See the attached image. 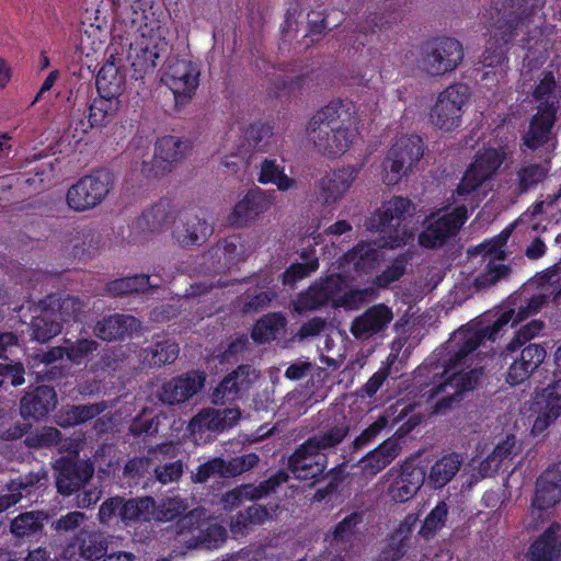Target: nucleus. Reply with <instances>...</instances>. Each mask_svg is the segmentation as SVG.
Masks as SVG:
<instances>
[{
    "label": "nucleus",
    "mask_w": 561,
    "mask_h": 561,
    "mask_svg": "<svg viewBox=\"0 0 561 561\" xmlns=\"http://www.w3.org/2000/svg\"><path fill=\"white\" fill-rule=\"evenodd\" d=\"M114 185V175L107 170H98L81 178L67 193V203L76 211H84L100 205Z\"/></svg>",
    "instance_id": "9b49d317"
},
{
    "label": "nucleus",
    "mask_w": 561,
    "mask_h": 561,
    "mask_svg": "<svg viewBox=\"0 0 561 561\" xmlns=\"http://www.w3.org/2000/svg\"><path fill=\"white\" fill-rule=\"evenodd\" d=\"M157 284H151L149 276L145 274L115 279L106 285V291L113 296L131 295L142 293L148 288H156Z\"/></svg>",
    "instance_id": "13d9d810"
},
{
    "label": "nucleus",
    "mask_w": 561,
    "mask_h": 561,
    "mask_svg": "<svg viewBox=\"0 0 561 561\" xmlns=\"http://www.w3.org/2000/svg\"><path fill=\"white\" fill-rule=\"evenodd\" d=\"M108 545L110 536L99 530L81 529L76 535L79 556L88 561H96L105 557Z\"/></svg>",
    "instance_id": "79ce46f5"
},
{
    "label": "nucleus",
    "mask_w": 561,
    "mask_h": 561,
    "mask_svg": "<svg viewBox=\"0 0 561 561\" xmlns=\"http://www.w3.org/2000/svg\"><path fill=\"white\" fill-rule=\"evenodd\" d=\"M519 453V446H517L516 437L514 435H507L504 440L499 443L480 465V471L486 476L494 474L499 471L502 461L505 459H512Z\"/></svg>",
    "instance_id": "3c124183"
},
{
    "label": "nucleus",
    "mask_w": 561,
    "mask_h": 561,
    "mask_svg": "<svg viewBox=\"0 0 561 561\" xmlns=\"http://www.w3.org/2000/svg\"><path fill=\"white\" fill-rule=\"evenodd\" d=\"M344 289V282L340 275H330L316 280L309 288L300 293L293 301L297 313L317 310L329 302L335 306L336 298Z\"/></svg>",
    "instance_id": "4468645a"
},
{
    "label": "nucleus",
    "mask_w": 561,
    "mask_h": 561,
    "mask_svg": "<svg viewBox=\"0 0 561 561\" xmlns=\"http://www.w3.org/2000/svg\"><path fill=\"white\" fill-rule=\"evenodd\" d=\"M187 510V504L180 497H170L162 501L158 506L154 504L152 519L157 522H170L180 518Z\"/></svg>",
    "instance_id": "e2e57ef3"
},
{
    "label": "nucleus",
    "mask_w": 561,
    "mask_h": 561,
    "mask_svg": "<svg viewBox=\"0 0 561 561\" xmlns=\"http://www.w3.org/2000/svg\"><path fill=\"white\" fill-rule=\"evenodd\" d=\"M360 165H346L323 175L317 183L318 199L327 206L340 203L357 179Z\"/></svg>",
    "instance_id": "f3484780"
},
{
    "label": "nucleus",
    "mask_w": 561,
    "mask_h": 561,
    "mask_svg": "<svg viewBox=\"0 0 561 561\" xmlns=\"http://www.w3.org/2000/svg\"><path fill=\"white\" fill-rule=\"evenodd\" d=\"M286 325V318L280 313H270L260 319L252 330V339L256 343L274 340Z\"/></svg>",
    "instance_id": "052dcab7"
},
{
    "label": "nucleus",
    "mask_w": 561,
    "mask_h": 561,
    "mask_svg": "<svg viewBox=\"0 0 561 561\" xmlns=\"http://www.w3.org/2000/svg\"><path fill=\"white\" fill-rule=\"evenodd\" d=\"M400 450L398 439L385 440L360 460L363 471L365 474L376 476L399 456Z\"/></svg>",
    "instance_id": "37998d69"
},
{
    "label": "nucleus",
    "mask_w": 561,
    "mask_h": 561,
    "mask_svg": "<svg viewBox=\"0 0 561 561\" xmlns=\"http://www.w3.org/2000/svg\"><path fill=\"white\" fill-rule=\"evenodd\" d=\"M551 169V159L545 158L540 162L524 160L516 170L515 191L525 194L543 183Z\"/></svg>",
    "instance_id": "58836bf2"
},
{
    "label": "nucleus",
    "mask_w": 561,
    "mask_h": 561,
    "mask_svg": "<svg viewBox=\"0 0 561 561\" xmlns=\"http://www.w3.org/2000/svg\"><path fill=\"white\" fill-rule=\"evenodd\" d=\"M414 204L404 197L394 196L382 209L373 216L367 226L370 230L380 232V238L375 241L378 248L394 249L404 244L405 230L400 228V221L413 216Z\"/></svg>",
    "instance_id": "39448f33"
},
{
    "label": "nucleus",
    "mask_w": 561,
    "mask_h": 561,
    "mask_svg": "<svg viewBox=\"0 0 561 561\" xmlns=\"http://www.w3.org/2000/svg\"><path fill=\"white\" fill-rule=\"evenodd\" d=\"M353 105L348 101H334L319 110L309 121L308 140L324 156L343 154L353 141Z\"/></svg>",
    "instance_id": "20e7f679"
},
{
    "label": "nucleus",
    "mask_w": 561,
    "mask_h": 561,
    "mask_svg": "<svg viewBox=\"0 0 561 561\" xmlns=\"http://www.w3.org/2000/svg\"><path fill=\"white\" fill-rule=\"evenodd\" d=\"M392 320V310L385 304H377L354 318L350 331L356 340L368 341L382 334Z\"/></svg>",
    "instance_id": "b1692460"
},
{
    "label": "nucleus",
    "mask_w": 561,
    "mask_h": 561,
    "mask_svg": "<svg viewBox=\"0 0 561 561\" xmlns=\"http://www.w3.org/2000/svg\"><path fill=\"white\" fill-rule=\"evenodd\" d=\"M561 554V526L553 523L527 551L528 561H559Z\"/></svg>",
    "instance_id": "e433bc0d"
},
{
    "label": "nucleus",
    "mask_w": 561,
    "mask_h": 561,
    "mask_svg": "<svg viewBox=\"0 0 561 561\" xmlns=\"http://www.w3.org/2000/svg\"><path fill=\"white\" fill-rule=\"evenodd\" d=\"M38 306L44 310L53 311L60 323L81 321L88 310V301L70 295H48L38 301Z\"/></svg>",
    "instance_id": "72a5a7b5"
},
{
    "label": "nucleus",
    "mask_w": 561,
    "mask_h": 561,
    "mask_svg": "<svg viewBox=\"0 0 561 561\" xmlns=\"http://www.w3.org/2000/svg\"><path fill=\"white\" fill-rule=\"evenodd\" d=\"M556 113L557 107L553 103L538 107V113L530 121L529 129L523 136L525 147L534 151L549 141Z\"/></svg>",
    "instance_id": "2f4dec72"
},
{
    "label": "nucleus",
    "mask_w": 561,
    "mask_h": 561,
    "mask_svg": "<svg viewBox=\"0 0 561 561\" xmlns=\"http://www.w3.org/2000/svg\"><path fill=\"white\" fill-rule=\"evenodd\" d=\"M410 260L411 254L409 252L397 256L392 263L380 275L377 276V285L380 287H387L391 283L401 278L405 273Z\"/></svg>",
    "instance_id": "338daca9"
},
{
    "label": "nucleus",
    "mask_w": 561,
    "mask_h": 561,
    "mask_svg": "<svg viewBox=\"0 0 561 561\" xmlns=\"http://www.w3.org/2000/svg\"><path fill=\"white\" fill-rule=\"evenodd\" d=\"M139 330L140 321L134 316L124 313L105 316L93 327L95 336L106 342L124 340Z\"/></svg>",
    "instance_id": "c756f323"
},
{
    "label": "nucleus",
    "mask_w": 561,
    "mask_h": 561,
    "mask_svg": "<svg viewBox=\"0 0 561 561\" xmlns=\"http://www.w3.org/2000/svg\"><path fill=\"white\" fill-rule=\"evenodd\" d=\"M276 294L272 290H260L244 293L239 300L240 310L243 313L256 312L267 307L275 298Z\"/></svg>",
    "instance_id": "0e129e2a"
},
{
    "label": "nucleus",
    "mask_w": 561,
    "mask_h": 561,
    "mask_svg": "<svg viewBox=\"0 0 561 561\" xmlns=\"http://www.w3.org/2000/svg\"><path fill=\"white\" fill-rule=\"evenodd\" d=\"M47 480L48 474L45 469L31 471L11 480L7 484L8 493L0 495V512H4L18 504L24 495H30L35 486L42 485Z\"/></svg>",
    "instance_id": "f704fd0d"
},
{
    "label": "nucleus",
    "mask_w": 561,
    "mask_h": 561,
    "mask_svg": "<svg viewBox=\"0 0 561 561\" xmlns=\"http://www.w3.org/2000/svg\"><path fill=\"white\" fill-rule=\"evenodd\" d=\"M257 181L262 184H275L279 191H288L296 186L295 180L284 173V168L271 159L261 162Z\"/></svg>",
    "instance_id": "6e6d98bb"
},
{
    "label": "nucleus",
    "mask_w": 561,
    "mask_h": 561,
    "mask_svg": "<svg viewBox=\"0 0 561 561\" xmlns=\"http://www.w3.org/2000/svg\"><path fill=\"white\" fill-rule=\"evenodd\" d=\"M331 329L330 322L321 317H313L304 322L294 335V341L306 342L327 334Z\"/></svg>",
    "instance_id": "69168bd1"
},
{
    "label": "nucleus",
    "mask_w": 561,
    "mask_h": 561,
    "mask_svg": "<svg viewBox=\"0 0 561 561\" xmlns=\"http://www.w3.org/2000/svg\"><path fill=\"white\" fill-rule=\"evenodd\" d=\"M541 397L545 405L534 422L533 434H541L561 415V379L545 388Z\"/></svg>",
    "instance_id": "ea45409f"
},
{
    "label": "nucleus",
    "mask_w": 561,
    "mask_h": 561,
    "mask_svg": "<svg viewBox=\"0 0 561 561\" xmlns=\"http://www.w3.org/2000/svg\"><path fill=\"white\" fill-rule=\"evenodd\" d=\"M167 42L160 36L147 38L145 35L130 44L128 58L136 79L154 71L161 55L167 51Z\"/></svg>",
    "instance_id": "412c9836"
},
{
    "label": "nucleus",
    "mask_w": 561,
    "mask_h": 561,
    "mask_svg": "<svg viewBox=\"0 0 561 561\" xmlns=\"http://www.w3.org/2000/svg\"><path fill=\"white\" fill-rule=\"evenodd\" d=\"M467 220V207L459 206L450 213L438 209L432 213L423 222V231L419 234V244L426 249L443 247L456 236Z\"/></svg>",
    "instance_id": "9d476101"
},
{
    "label": "nucleus",
    "mask_w": 561,
    "mask_h": 561,
    "mask_svg": "<svg viewBox=\"0 0 561 561\" xmlns=\"http://www.w3.org/2000/svg\"><path fill=\"white\" fill-rule=\"evenodd\" d=\"M241 411L238 408L217 410L206 408L201 410L188 423L191 433L224 432L238 423Z\"/></svg>",
    "instance_id": "a878e982"
},
{
    "label": "nucleus",
    "mask_w": 561,
    "mask_h": 561,
    "mask_svg": "<svg viewBox=\"0 0 561 561\" xmlns=\"http://www.w3.org/2000/svg\"><path fill=\"white\" fill-rule=\"evenodd\" d=\"M152 461L156 462L152 477L159 483L165 485L178 482L183 476L184 463L176 457V449L172 444H161L151 448Z\"/></svg>",
    "instance_id": "bb28decb"
},
{
    "label": "nucleus",
    "mask_w": 561,
    "mask_h": 561,
    "mask_svg": "<svg viewBox=\"0 0 561 561\" xmlns=\"http://www.w3.org/2000/svg\"><path fill=\"white\" fill-rule=\"evenodd\" d=\"M424 153L422 139L416 135H403L396 139L382 163V181L394 185L412 172Z\"/></svg>",
    "instance_id": "423d86ee"
},
{
    "label": "nucleus",
    "mask_w": 561,
    "mask_h": 561,
    "mask_svg": "<svg viewBox=\"0 0 561 561\" xmlns=\"http://www.w3.org/2000/svg\"><path fill=\"white\" fill-rule=\"evenodd\" d=\"M108 408L105 401H100L91 404H77L68 405L59 422L61 426H75L92 420Z\"/></svg>",
    "instance_id": "864d4df0"
},
{
    "label": "nucleus",
    "mask_w": 561,
    "mask_h": 561,
    "mask_svg": "<svg viewBox=\"0 0 561 561\" xmlns=\"http://www.w3.org/2000/svg\"><path fill=\"white\" fill-rule=\"evenodd\" d=\"M154 514V500L151 496H142L136 499H124L122 522L128 524L130 522L152 520Z\"/></svg>",
    "instance_id": "5fc2aeb1"
},
{
    "label": "nucleus",
    "mask_w": 561,
    "mask_h": 561,
    "mask_svg": "<svg viewBox=\"0 0 561 561\" xmlns=\"http://www.w3.org/2000/svg\"><path fill=\"white\" fill-rule=\"evenodd\" d=\"M118 108V100L115 96L99 94L89 107L90 127L106 125L115 115Z\"/></svg>",
    "instance_id": "4d7b16f0"
},
{
    "label": "nucleus",
    "mask_w": 561,
    "mask_h": 561,
    "mask_svg": "<svg viewBox=\"0 0 561 561\" xmlns=\"http://www.w3.org/2000/svg\"><path fill=\"white\" fill-rule=\"evenodd\" d=\"M363 523V513L353 512L344 517L331 534L332 540L336 543H348L356 535V528Z\"/></svg>",
    "instance_id": "680f3d73"
},
{
    "label": "nucleus",
    "mask_w": 561,
    "mask_h": 561,
    "mask_svg": "<svg viewBox=\"0 0 561 561\" xmlns=\"http://www.w3.org/2000/svg\"><path fill=\"white\" fill-rule=\"evenodd\" d=\"M411 534V525L407 522L401 523L386 539L376 561H398L401 559L409 548Z\"/></svg>",
    "instance_id": "c03bdc74"
},
{
    "label": "nucleus",
    "mask_w": 561,
    "mask_h": 561,
    "mask_svg": "<svg viewBox=\"0 0 561 561\" xmlns=\"http://www.w3.org/2000/svg\"><path fill=\"white\" fill-rule=\"evenodd\" d=\"M561 295V270L557 266L537 275L523 291L514 298V305L519 300L514 322H519L537 313L550 297Z\"/></svg>",
    "instance_id": "6e6552de"
},
{
    "label": "nucleus",
    "mask_w": 561,
    "mask_h": 561,
    "mask_svg": "<svg viewBox=\"0 0 561 561\" xmlns=\"http://www.w3.org/2000/svg\"><path fill=\"white\" fill-rule=\"evenodd\" d=\"M289 476L285 471H278L274 476L270 477L267 480L261 482L259 485L253 484H242L238 488H234L231 491H228L222 496V503L225 508H234L239 506L242 501H255L268 495L271 492L275 491L280 484L287 482Z\"/></svg>",
    "instance_id": "c85d7f7f"
},
{
    "label": "nucleus",
    "mask_w": 561,
    "mask_h": 561,
    "mask_svg": "<svg viewBox=\"0 0 561 561\" xmlns=\"http://www.w3.org/2000/svg\"><path fill=\"white\" fill-rule=\"evenodd\" d=\"M49 518L45 511L23 512L11 519L9 530L18 540H26L41 536L44 530V524Z\"/></svg>",
    "instance_id": "a19ab883"
},
{
    "label": "nucleus",
    "mask_w": 561,
    "mask_h": 561,
    "mask_svg": "<svg viewBox=\"0 0 561 561\" xmlns=\"http://www.w3.org/2000/svg\"><path fill=\"white\" fill-rule=\"evenodd\" d=\"M463 462L461 453L451 451L442 456L432 465L428 474L425 473L426 485L433 490L443 489L456 477Z\"/></svg>",
    "instance_id": "c9c22d12"
},
{
    "label": "nucleus",
    "mask_w": 561,
    "mask_h": 561,
    "mask_svg": "<svg viewBox=\"0 0 561 561\" xmlns=\"http://www.w3.org/2000/svg\"><path fill=\"white\" fill-rule=\"evenodd\" d=\"M199 69L196 64L186 59L172 61L164 75L165 83L173 92L175 105H185L198 87Z\"/></svg>",
    "instance_id": "dca6fc26"
},
{
    "label": "nucleus",
    "mask_w": 561,
    "mask_h": 561,
    "mask_svg": "<svg viewBox=\"0 0 561 561\" xmlns=\"http://www.w3.org/2000/svg\"><path fill=\"white\" fill-rule=\"evenodd\" d=\"M214 228L199 210L180 213L172 237L183 249H193L204 244L213 234Z\"/></svg>",
    "instance_id": "2eb2a0df"
},
{
    "label": "nucleus",
    "mask_w": 561,
    "mask_h": 561,
    "mask_svg": "<svg viewBox=\"0 0 561 561\" xmlns=\"http://www.w3.org/2000/svg\"><path fill=\"white\" fill-rule=\"evenodd\" d=\"M273 205V192L266 193L260 188L250 190L239 201L228 216V222L233 227L247 226L260 214L267 211Z\"/></svg>",
    "instance_id": "393cba45"
},
{
    "label": "nucleus",
    "mask_w": 561,
    "mask_h": 561,
    "mask_svg": "<svg viewBox=\"0 0 561 561\" xmlns=\"http://www.w3.org/2000/svg\"><path fill=\"white\" fill-rule=\"evenodd\" d=\"M469 98V88L465 84H454L438 94L430 114L431 123L439 129L449 131L457 128L461 122L462 106Z\"/></svg>",
    "instance_id": "ddd939ff"
},
{
    "label": "nucleus",
    "mask_w": 561,
    "mask_h": 561,
    "mask_svg": "<svg viewBox=\"0 0 561 561\" xmlns=\"http://www.w3.org/2000/svg\"><path fill=\"white\" fill-rule=\"evenodd\" d=\"M190 149V144L174 136H164L156 142L153 168L158 172L169 171Z\"/></svg>",
    "instance_id": "4c0bfd02"
},
{
    "label": "nucleus",
    "mask_w": 561,
    "mask_h": 561,
    "mask_svg": "<svg viewBox=\"0 0 561 561\" xmlns=\"http://www.w3.org/2000/svg\"><path fill=\"white\" fill-rule=\"evenodd\" d=\"M510 232L504 231L496 238L477 247L476 251L482 254L484 263V268L473 280V287L477 290L489 289L511 275L512 268L503 263L507 256L504 247Z\"/></svg>",
    "instance_id": "1a4fd4ad"
},
{
    "label": "nucleus",
    "mask_w": 561,
    "mask_h": 561,
    "mask_svg": "<svg viewBox=\"0 0 561 561\" xmlns=\"http://www.w3.org/2000/svg\"><path fill=\"white\" fill-rule=\"evenodd\" d=\"M57 403L56 391L50 386H38L33 392L25 393L20 402L23 419L42 420Z\"/></svg>",
    "instance_id": "473e14b6"
},
{
    "label": "nucleus",
    "mask_w": 561,
    "mask_h": 561,
    "mask_svg": "<svg viewBox=\"0 0 561 561\" xmlns=\"http://www.w3.org/2000/svg\"><path fill=\"white\" fill-rule=\"evenodd\" d=\"M201 513L196 510L184 514L175 524L171 525L170 531L174 539L188 549L197 548L198 531L201 529Z\"/></svg>",
    "instance_id": "a18cd8bd"
},
{
    "label": "nucleus",
    "mask_w": 561,
    "mask_h": 561,
    "mask_svg": "<svg viewBox=\"0 0 561 561\" xmlns=\"http://www.w3.org/2000/svg\"><path fill=\"white\" fill-rule=\"evenodd\" d=\"M503 161L504 154L496 149L481 152L465 173L457 187V194L463 196L473 192L496 172Z\"/></svg>",
    "instance_id": "4be33fe9"
},
{
    "label": "nucleus",
    "mask_w": 561,
    "mask_h": 561,
    "mask_svg": "<svg viewBox=\"0 0 561 561\" xmlns=\"http://www.w3.org/2000/svg\"><path fill=\"white\" fill-rule=\"evenodd\" d=\"M381 254L370 243H359L344 255L345 265L357 273H368L380 262Z\"/></svg>",
    "instance_id": "49530a36"
},
{
    "label": "nucleus",
    "mask_w": 561,
    "mask_h": 561,
    "mask_svg": "<svg viewBox=\"0 0 561 561\" xmlns=\"http://www.w3.org/2000/svg\"><path fill=\"white\" fill-rule=\"evenodd\" d=\"M179 345L174 342H157L152 347L142 351L144 363L151 367L173 363L179 355Z\"/></svg>",
    "instance_id": "bf43d9fd"
},
{
    "label": "nucleus",
    "mask_w": 561,
    "mask_h": 561,
    "mask_svg": "<svg viewBox=\"0 0 561 561\" xmlns=\"http://www.w3.org/2000/svg\"><path fill=\"white\" fill-rule=\"evenodd\" d=\"M325 424L300 444L288 458V468L296 479L320 477L328 467V455L334 453L351 430L350 419L339 409L328 411Z\"/></svg>",
    "instance_id": "7ed1b4c3"
},
{
    "label": "nucleus",
    "mask_w": 561,
    "mask_h": 561,
    "mask_svg": "<svg viewBox=\"0 0 561 561\" xmlns=\"http://www.w3.org/2000/svg\"><path fill=\"white\" fill-rule=\"evenodd\" d=\"M545 3L546 0H491L481 20L496 47L490 43L485 48L481 59L484 67L501 66L505 61L504 46L541 20Z\"/></svg>",
    "instance_id": "f03ea898"
},
{
    "label": "nucleus",
    "mask_w": 561,
    "mask_h": 561,
    "mask_svg": "<svg viewBox=\"0 0 561 561\" xmlns=\"http://www.w3.org/2000/svg\"><path fill=\"white\" fill-rule=\"evenodd\" d=\"M205 381L206 376L204 373L192 370L162 383L157 397L163 404H182L201 392Z\"/></svg>",
    "instance_id": "a211bd4d"
},
{
    "label": "nucleus",
    "mask_w": 561,
    "mask_h": 561,
    "mask_svg": "<svg viewBox=\"0 0 561 561\" xmlns=\"http://www.w3.org/2000/svg\"><path fill=\"white\" fill-rule=\"evenodd\" d=\"M561 501V462L549 467L536 482L535 497L526 522L527 529H536L543 520L542 512Z\"/></svg>",
    "instance_id": "f8f14e48"
},
{
    "label": "nucleus",
    "mask_w": 561,
    "mask_h": 561,
    "mask_svg": "<svg viewBox=\"0 0 561 561\" xmlns=\"http://www.w3.org/2000/svg\"><path fill=\"white\" fill-rule=\"evenodd\" d=\"M174 209L169 201L161 199L137 219V226L142 231L156 232L173 220Z\"/></svg>",
    "instance_id": "09e8293b"
},
{
    "label": "nucleus",
    "mask_w": 561,
    "mask_h": 561,
    "mask_svg": "<svg viewBox=\"0 0 561 561\" xmlns=\"http://www.w3.org/2000/svg\"><path fill=\"white\" fill-rule=\"evenodd\" d=\"M425 481V471L413 463L405 462L391 482L388 493L394 502H407L412 499Z\"/></svg>",
    "instance_id": "7c9ffc66"
},
{
    "label": "nucleus",
    "mask_w": 561,
    "mask_h": 561,
    "mask_svg": "<svg viewBox=\"0 0 561 561\" xmlns=\"http://www.w3.org/2000/svg\"><path fill=\"white\" fill-rule=\"evenodd\" d=\"M260 371L251 365H240L228 374L216 387L211 396V402L222 405L226 401H232L247 392L259 379Z\"/></svg>",
    "instance_id": "5701e85b"
},
{
    "label": "nucleus",
    "mask_w": 561,
    "mask_h": 561,
    "mask_svg": "<svg viewBox=\"0 0 561 561\" xmlns=\"http://www.w3.org/2000/svg\"><path fill=\"white\" fill-rule=\"evenodd\" d=\"M259 460V456L254 453L233 457L228 461L221 458H214L197 468L193 480L197 483H204L216 476L220 478L237 477L254 468Z\"/></svg>",
    "instance_id": "aec40b11"
},
{
    "label": "nucleus",
    "mask_w": 561,
    "mask_h": 561,
    "mask_svg": "<svg viewBox=\"0 0 561 561\" xmlns=\"http://www.w3.org/2000/svg\"><path fill=\"white\" fill-rule=\"evenodd\" d=\"M272 136L270 126L264 124H252L248 126L242 134V140L238 146V154L242 159L249 156L253 150H263Z\"/></svg>",
    "instance_id": "603ef678"
},
{
    "label": "nucleus",
    "mask_w": 561,
    "mask_h": 561,
    "mask_svg": "<svg viewBox=\"0 0 561 561\" xmlns=\"http://www.w3.org/2000/svg\"><path fill=\"white\" fill-rule=\"evenodd\" d=\"M227 530L224 526L214 523L202 527L198 531L197 548L214 549L225 541Z\"/></svg>",
    "instance_id": "774afa93"
},
{
    "label": "nucleus",
    "mask_w": 561,
    "mask_h": 561,
    "mask_svg": "<svg viewBox=\"0 0 561 561\" xmlns=\"http://www.w3.org/2000/svg\"><path fill=\"white\" fill-rule=\"evenodd\" d=\"M56 488L64 496L79 491L94 474V467L85 460H72L67 457L58 459L54 466Z\"/></svg>",
    "instance_id": "6ab92c4d"
},
{
    "label": "nucleus",
    "mask_w": 561,
    "mask_h": 561,
    "mask_svg": "<svg viewBox=\"0 0 561 561\" xmlns=\"http://www.w3.org/2000/svg\"><path fill=\"white\" fill-rule=\"evenodd\" d=\"M96 90L99 94L117 98L125 84V76L113 60H107L96 76Z\"/></svg>",
    "instance_id": "8fccbe9b"
},
{
    "label": "nucleus",
    "mask_w": 561,
    "mask_h": 561,
    "mask_svg": "<svg viewBox=\"0 0 561 561\" xmlns=\"http://www.w3.org/2000/svg\"><path fill=\"white\" fill-rule=\"evenodd\" d=\"M31 323L32 337L41 343H46L60 333L61 323L53 311L44 310L38 304L35 306Z\"/></svg>",
    "instance_id": "de8ad7c7"
},
{
    "label": "nucleus",
    "mask_w": 561,
    "mask_h": 561,
    "mask_svg": "<svg viewBox=\"0 0 561 561\" xmlns=\"http://www.w3.org/2000/svg\"><path fill=\"white\" fill-rule=\"evenodd\" d=\"M519 350L518 356L513 358L508 367L506 380L511 385H519L527 380L547 356L546 348L537 343H530Z\"/></svg>",
    "instance_id": "cd10ccee"
},
{
    "label": "nucleus",
    "mask_w": 561,
    "mask_h": 561,
    "mask_svg": "<svg viewBox=\"0 0 561 561\" xmlns=\"http://www.w3.org/2000/svg\"><path fill=\"white\" fill-rule=\"evenodd\" d=\"M463 47L458 39L435 37L423 45L419 68L428 76H443L454 71L463 60Z\"/></svg>",
    "instance_id": "0eeeda50"
},
{
    "label": "nucleus",
    "mask_w": 561,
    "mask_h": 561,
    "mask_svg": "<svg viewBox=\"0 0 561 561\" xmlns=\"http://www.w3.org/2000/svg\"><path fill=\"white\" fill-rule=\"evenodd\" d=\"M484 337L482 330L459 329L449 339L446 344L449 358L444 373L424 393L432 403V414L448 413L461 401L463 392L476 387L482 373L480 367L472 366L474 352Z\"/></svg>",
    "instance_id": "f257e3e1"
}]
</instances>
